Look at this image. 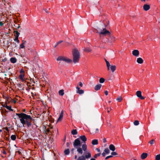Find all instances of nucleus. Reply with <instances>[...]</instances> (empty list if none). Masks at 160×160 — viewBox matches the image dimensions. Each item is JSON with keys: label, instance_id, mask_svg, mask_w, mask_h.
<instances>
[{"label": "nucleus", "instance_id": "obj_53", "mask_svg": "<svg viewBox=\"0 0 160 160\" xmlns=\"http://www.w3.org/2000/svg\"><path fill=\"white\" fill-rule=\"evenodd\" d=\"M22 42H22V44H23L24 45L26 43V41H24L23 40L22 41Z\"/></svg>", "mask_w": 160, "mask_h": 160}, {"label": "nucleus", "instance_id": "obj_45", "mask_svg": "<svg viewBox=\"0 0 160 160\" xmlns=\"http://www.w3.org/2000/svg\"><path fill=\"white\" fill-rule=\"evenodd\" d=\"M79 86H80L81 87H82L83 86V84H82V83L81 82H79Z\"/></svg>", "mask_w": 160, "mask_h": 160}, {"label": "nucleus", "instance_id": "obj_57", "mask_svg": "<svg viewBox=\"0 0 160 160\" xmlns=\"http://www.w3.org/2000/svg\"><path fill=\"white\" fill-rule=\"evenodd\" d=\"M44 10L46 13H48V11L47 9H45Z\"/></svg>", "mask_w": 160, "mask_h": 160}, {"label": "nucleus", "instance_id": "obj_10", "mask_svg": "<svg viewBox=\"0 0 160 160\" xmlns=\"http://www.w3.org/2000/svg\"><path fill=\"white\" fill-rule=\"evenodd\" d=\"M63 111H62L61 112L59 116L57 122H60L61 121L63 117Z\"/></svg>", "mask_w": 160, "mask_h": 160}, {"label": "nucleus", "instance_id": "obj_17", "mask_svg": "<svg viewBox=\"0 0 160 160\" xmlns=\"http://www.w3.org/2000/svg\"><path fill=\"white\" fill-rule=\"evenodd\" d=\"M148 156V154L146 153H143L141 155V158L142 159H145Z\"/></svg>", "mask_w": 160, "mask_h": 160}, {"label": "nucleus", "instance_id": "obj_39", "mask_svg": "<svg viewBox=\"0 0 160 160\" xmlns=\"http://www.w3.org/2000/svg\"><path fill=\"white\" fill-rule=\"evenodd\" d=\"M155 142V141L154 140L152 139L151 141H149V143H150V144L151 145H152Z\"/></svg>", "mask_w": 160, "mask_h": 160}, {"label": "nucleus", "instance_id": "obj_20", "mask_svg": "<svg viewBox=\"0 0 160 160\" xmlns=\"http://www.w3.org/2000/svg\"><path fill=\"white\" fill-rule=\"evenodd\" d=\"M143 59L141 58H137V62L139 64H142L143 62Z\"/></svg>", "mask_w": 160, "mask_h": 160}, {"label": "nucleus", "instance_id": "obj_12", "mask_svg": "<svg viewBox=\"0 0 160 160\" xmlns=\"http://www.w3.org/2000/svg\"><path fill=\"white\" fill-rule=\"evenodd\" d=\"M108 40L110 43H112L115 41V38L113 36H110L108 38Z\"/></svg>", "mask_w": 160, "mask_h": 160}, {"label": "nucleus", "instance_id": "obj_32", "mask_svg": "<svg viewBox=\"0 0 160 160\" xmlns=\"http://www.w3.org/2000/svg\"><path fill=\"white\" fill-rule=\"evenodd\" d=\"M101 155V152L97 154H95L94 156V158H97L98 157L100 156Z\"/></svg>", "mask_w": 160, "mask_h": 160}, {"label": "nucleus", "instance_id": "obj_24", "mask_svg": "<svg viewBox=\"0 0 160 160\" xmlns=\"http://www.w3.org/2000/svg\"><path fill=\"white\" fill-rule=\"evenodd\" d=\"M10 61L12 63H15L17 61V59L15 58H10Z\"/></svg>", "mask_w": 160, "mask_h": 160}, {"label": "nucleus", "instance_id": "obj_41", "mask_svg": "<svg viewBox=\"0 0 160 160\" xmlns=\"http://www.w3.org/2000/svg\"><path fill=\"white\" fill-rule=\"evenodd\" d=\"M111 155H113V156H115V155H118V153L116 152H114V151H113L112 153H111Z\"/></svg>", "mask_w": 160, "mask_h": 160}, {"label": "nucleus", "instance_id": "obj_16", "mask_svg": "<svg viewBox=\"0 0 160 160\" xmlns=\"http://www.w3.org/2000/svg\"><path fill=\"white\" fill-rule=\"evenodd\" d=\"M109 149L112 151H114L115 150V147L113 144H111L109 146Z\"/></svg>", "mask_w": 160, "mask_h": 160}, {"label": "nucleus", "instance_id": "obj_40", "mask_svg": "<svg viewBox=\"0 0 160 160\" xmlns=\"http://www.w3.org/2000/svg\"><path fill=\"white\" fill-rule=\"evenodd\" d=\"M18 37H15V38L14 39V40L15 41H16L18 43H19V40L18 39Z\"/></svg>", "mask_w": 160, "mask_h": 160}, {"label": "nucleus", "instance_id": "obj_18", "mask_svg": "<svg viewBox=\"0 0 160 160\" xmlns=\"http://www.w3.org/2000/svg\"><path fill=\"white\" fill-rule=\"evenodd\" d=\"M105 60L106 63L107 69L108 70H109L110 69L111 65H110L109 62L106 59H105Z\"/></svg>", "mask_w": 160, "mask_h": 160}, {"label": "nucleus", "instance_id": "obj_35", "mask_svg": "<svg viewBox=\"0 0 160 160\" xmlns=\"http://www.w3.org/2000/svg\"><path fill=\"white\" fill-rule=\"evenodd\" d=\"M156 160H160V154L157 155L155 157Z\"/></svg>", "mask_w": 160, "mask_h": 160}, {"label": "nucleus", "instance_id": "obj_31", "mask_svg": "<svg viewBox=\"0 0 160 160\" xmlns=\"http://www.w3.org/2000/svg\"><path fill=\"white\" fill-rule=\"evenodd\" d=\"M105 81V79L103 78H101L99 79V82L100 83H103Z\"/></svg>", "mask_w": 160, "mask_h": 160}, {"label": "nucleus", "instance_id": "obj_63", "mask_svg": "<svg viewBox=\"0 0 160 160\" xmlns=\"http://www.w3.org/2000/svg\"><path fill=\"white\" fill-rule=\"evenodd\" d=\"M23 112H25L26 110H25V109H24V110H23Z\"/></svg>", "mask_w": 160, "mask_h": 160}, {"label": "nucleus", "instance_id": "obj_48", "mask_svg": "<svg viewBox=\"0 0 160 160\" xmlns=\"http://www.w3.org/2000/svg\"><path fill=\"white\" fill-rule=\"evenodd\" d=\"M105 95H108V91H105Z\"/></svg>", "mask_w": 160, "mask_h": 160}, {"label": "nucleus", "instance_id": "obj_2", "mask_svg": "<svg viewBox=\"0 0 160 160\" xmlns=\"http://www.w3.org/2000/svg\"><path fill=\"white\" fill-rule=\"evenodd\" d=\"M97 31L96 32L99 34L100 36L101 37L102 36H106V35H110V32L109 31L106 29L105 28H101V27L98 28L96 29Z\"/></svg>", "mask_w": 160, "mask_h": 160}, {"label": "nucleus", "instance_id": "obj_5", "mask_svg": "<svg viewBox=\"0 0 160 160\" xmlns=\"http://www.w3.org/2000/svg\"><path fill=\"white\" fill-rule=\"evenodd\" d=\"M80 144L81 142L79 138L76 139L73 143L74 147L75 148H77V146H80Z\"/></svg>", "mask_w": 160, "mask_h": 160}, {"label": "nucleus", "instance_id": "obj_38", "mask_svg": "<svg viewBox=\"0 0 160 160\" xmlns=\"http://www.w3.org/2000/svg\"><path fill=\"white\" fill-rule=\"evenodd\" d=\"M84 51L85 52H89L91 51V50L89 48H87L84 49Z\"/></svg>", "mask_w": 160, "mask_h": 160}, {"label": "nucleus", "instance_id": "obj_28", "mask_svg": "<svg viewBox=\"0 0 160 160\" xmlns=\"http://www.w3.org/2000/svg\"><path fill=\"white\" fill-rule=\"evenodd\" d=\"M59 93L60 95L63 96L64 94V90L62 89L60 90L59 92Z\"/></svg>", "mask_w": 160, "mask_h": 160}, {"label": "nucleus", "instance_id": "obj_49", "mask_svg": "<svg viewBox=\"0 0 160 160\" xmlns=\"http://www.w3.org/2000/svg\"><path fill=\"white\" fill-rule=\"evenodd\" d=\"M63 42V41L62 40L60 41L57 42L58 44H59L61 43H62V42Z\"/></svg>", "mask_w": 160, "mask_h": 160}, {"label": "nucleus", "instance_id": "obj_59", "mask_svg": "<svg viewBox=\"0 0 160 160\" xmlns=\"http://www.w3.org/2000/svg\"><path fill=\"white\" fill-rule=\"evenodd\" d=\"M16 102V100H13V102L14 103H15Z\"/></svg>", "mask_w": 160, "mask_h": 160}, {"label": "nucleus", "instance_id": "obj_51", "mask_svg": "<svg viewBox=\"0 0 160 160\" xmlns=\"http://www.w3.org/2000/svg\"><path fill=\"white\" fill-rule=\"evenodd\" d=\"M3 23L2 22H0V26H2L3 25Z\"/></svg>", "mask_w": 160, "mask_h": 160}, {"label": "nucleus", "instance_id": "obj_58", "mask_svg": "<svg viewBox=\"0 0 160 160\" xmlns=\"http://www.w3.org/2000/svg\"><path fill=\"white\" fill-rule=\"evenodd\" d=\"M90 160H96L95 158H92Z\"/></svg>", "mask_w": 160, "mask_h": 160}, {"label": "nucleus", "instance_id": "obj_47", "mask_svg": "<svg viewBox=\"0 0 160 160\" xmlns=\"http://www.w3.org/2000/svg\"><path fill=\"white\" fill-rule=\"evenodd\" d=\"M103 143H105L107 142V140L106 138H104L103 139Z\"/></svg>", "mask_w": 160, "mask_h": 160}, {"label": "nucleus", "instance_id": "obj_8", "mask_svg": "<svg viewBox=\"0 0 160 160\" xmlns=\"http://www.w3.org/2000/svg\"><path fill=\"white\" fill-rule=\"evenodd\" d=\"M76 88L77 89L76 91V92L77 93H78L79 94H82L84 93V91L82 89H80V88H79L78 86L76 87Z\"/></svg>", "mask_w": 160, "mask_h": 160}, {"label": "nucleus", "instance_id": "obj_56", "mask_svg": "<svg viewBox=\"0 0 160 160\" xmlns=\"http://www.w3.org/2000/svg\"><path fill=\"white\" fill-rule=\"evenodd\" d=\"M58 44V43H57L54 46V48L56 47Z\"/></svg>", "mask_w": 160, "mask_h": 160}, {"label": "nucleus", "instance_id": "obj_1", "mask_svg": "<svg viewBox=\"0 0 160 160\" xmlns=\"http://www.w3.org/2000/svg\"><path fill=\"white\" fill-rule=\"evenodd\" d=\"M16 115L19 117L20 121L23 124L24 127H25V125L28 127H29L31 126V122L33 119L30 115L23 113H16Z\"/></svg>", "mask_w": 160, "mask_h": 160}, {"label": "nucleus", "instance_id": "obj_55", "mask_svg": "<svg viewBox=\"0 0 160 160\" xmlns=\"http://www.w3.org/2000/svg\"><path fill=\"white\" fill-rule=\"evenodd\" d=\"M5 129L7 131H8V132H9V130L7 128H5Z\"/></svg>", "mask_w": 160, "mask_h": 160}, {"label": "nucleus", "instance_id": "obj_25", "mask_svg": "<svg viewBox=\"0 0 160 160\" xmlns=\"http://www.w3.org/2000/svg\"><path fill=\"white\" fill-rule=\"evenodd\" d=\"M82 148L84 151H86L87 149V145L86 144H83L82 146Z\"/></svg>", "mask_w": 160, "mask_h": 160}, {"label": "nucleus", "instance_id": "obj_13", "mask_svg": "<svg viewBox=\"0 0 160 160\" xmlns=\"http://www.w3.org/2000/svg\"><path fill=\"white\" fill-rule=\"evenodd\" d=\"M102 87V85L100 84H98L94 88V89L96 91H98Z\"/></svg>", "mask_w": 160, "mask_h": 160}, {"label": "nucleus", "instance_id": "obj_44", "mask_svg": "<svg viewBox=\"0 0 160 160\" xmlns=\"http://www.w3.org/2000/svg\"><path fill=\"white\" fill-rule=\"evenodd\" d=\"M24 72V71L22 69L20 71V73L21 74H23Z\"/></svg>", "mask_w": 160, "mask_h": 160}, {"label": "nucleus", "instance_id": "obj_61", "mask_svg": "<svg viewBox=\"0 0 160 160\" xmlns=\"http://www.w3.org/2000/svg\"><path fill=\"white\" fill-rule=\"evenodd\" d=\"M77 158V155H75V159H76Z\"/></svg>", "mask_w": 160, "mask_h": 160}, {"label": "nucleus", "instance_id": "obj_33", "mask_svg": "<svg viewBox=\"0 0 160 160\" xmlns=\"http://www.w3.org/2000/svg\"><path fill=\"white\" fill-rule=\"evenodd\" d=\"M64 153L65 155H68L69 153V149H67L64 151Z\"/></svg>", "mask_w": 160, "mask_h": 160}, {"label": "nucleus", "instance_id": "obj_23", "mask_svg": "<svg viewBox=\"0 0 160 160\" xmlns=\"http://www.w3.org/2000/svg\"><path fill=\"white\" fill-rule=\"evenodd\" d=\"M98 143V140L97 139H94L92 141V143L93 145H97Z\"/></svg>", "mask_w": 160, "mask_h": 160}, {"label": "nucleus", "instance_id": "obj_36", "mask_svg": "<svg viewBox=\"0 0 160 160\" xmlns=\"http://www.w3.org/2000/svg\"><path fill=\"white\" fill-rule=\"evenodd\" d=\"M14 32L15 33V37H18L19 36L20 34V33L19 32H18L17 31H14Z\"/></svg>", "mask_w": 160, "mask_h": 160}, {"label": "nucleus", "instance_id": "obj_50", "mask_svg": "<svg viewBox=\"0 0 160 160\" xmlns=\"http://www.w3.org/2000/svg\"><path fill=\"white\" fill-rule=\"evenodd\" d=\"M2 153L4 154H7V153L6 152V151L5 150H3L2 151Z\"/></svg>", "mask_w": 160, "mask_h": 160}, {"label": "nucleus", "instance_id": "obj_43", "mask_svg": "<svg viewBox=\"0 0 160 160\" xmlns=\"http://www.w3.org/2000/svg\"><path fill=\"white\" fill-rule=\"evenodd\" d=\"M112 157H113V156L112 155H110V156H107V157H106L105 159H106V160L107 159L110 158H112Z\"/></svg>", "mask_w": 160, "mask_h": 160}, {"label": "nucleus", "instance_id": "obj_21", "mask_svg": "<svg viewBox=\"0 0 160 160\" xmlns=\"http://www.w3.org/2000/svg\"><path fill=\"white\" fill-rule=\"evenodd\" d=\"M6 106H3V107L6 108L8 109V110L12 111H13V109H12L11 108V106H8L7 105V102H6Z\"/></svg>", "mask_w": 160, "mask_h": 160}, {"label": "nucleus", "instance_id": "obj_62", "mask_svg": "<svg viewBox=\"0 0 160 160\" xmlns=\"http://www.w3.org/2000/svg\"><path fill=\"white\" fill-rule=\"evenodd\" d=\"M2 132V130L0 129V132Z\"/></svg>", "mask_w": 160, "mask_h": 160}, {"label": "nucleus", "instance_id": "obj_60", "mask_svg": "<svg viewBox=\"0 0 160 160\" xmlns=\"http://www.w3.org/2000/svg\"><path fill=\"white\" fill-rule=\"evenodd\" d=\"M67 146H68L69 145V142H67Z\"/></svg>", "mask_w": 160, "mask_h": 160}, {"label": "nucleus", "instance_id": "obj_42", "mask_svg": "<svg viewBox=\"0 0 160 160\" xmlns=\"http://www.w3.org/2000/svg\"><path fill=\"white\" fill-rule=\"evenodd\" d=\"M25 47L24 45V44H22L20 45V48H23Z\"/></svg>", "mask_w": 160, "mask_h": 160}, {"label": "nucleus", "instance_id": "obj_64", "mask_svg": "<svg viewBox=\"0 0 160 160\" xmlns=\"http://www.w3.org/2000/svg\"><path fill=\"white\" fill-rule=\"evenodd\" d=\"M108 102L110 103L111 102V101H109Z\"/></svg>", "mask_w": 160, "mask_h": 160}, {"label": "nucleus", "instance_id": "obj_6", "mask_svg": "<svg viewBox=\"0 0 160 160\" xmlns=\"http://www.w3.org/2000/svg\"><path fill=\"white\" fill-rule=\"evenodd\" d=\"M137 96L140 99L143 100L145 99V98L142 95V92L140 91H137L136 92Z\"/></svg>", "mask_w": 160, "mask_h": 160}, {"label": "nucleus", "instance_id": "obj_4", "mask_svg": "<svg viewBox=\"0 0 160 160\" xmlns=\"http://www.w3.org/2000/svg\"><path fill=\"white\" fill-rule=\"evenodd\" d=\"M57 60L58 61H63L67 63H70L72 62V60L66 57L62 56H59Z\"/></svg>", "mask_w": 160, "mask_h": 160}, {"label": "nucleus", "instance_id": "obj_54", "mask_svg": "<svg viewBox=\"0 0 160 160\" xmlns=\"http://www.w3.org/2000/svg\"><path fill=\"white\" fill-rule=\"evenodd\" d=\"M49 131H50V130L49 129V128H48L47 129V130H46V131L47 132H49Z\"/></svg>", "mask_w": 160, "mask_h": 160}, {"label": "nucleus", "instance_id": "obj_29", "mask_svg": "<svg viewBox=\"0 0 160 160\" xmlns=\"http://www.w3.org/2000/svg\"><path fill=\"white\" fill-rule=\"evenodd\" d=\"M91 154L89 152L87 154H86L85 155V158H91Z\"/></svg>", "mask_w": 160, "mask_h": 160}, {"label": "nucleus", "instance_id": "obj_27", "mask_svg": "<svg viewBox=\"0 0 160 160\" xmlns=\"http://www.w3.org/2000/svg\"><path fill=\"white\" fill-rule=\"evenodd\" d=\"M71 133L72 135H76L77 133V131L76 129H74L72 131Z\"/></svg>", "mask_w": 160, "mask_h": 160}, {"label": "nucleus", "instance_id": "obj_22", "mask_svg": "<svg viewBox=\"0 0 160 160\" xmlns=\"http://www.w3.org/2000/svg\"><path fill=\"white\" fill-rule=\"evenodd\" d=\"M77 151L79 153L81 154H82L83 153V151L82 148L80 147L77 148Z\"/></svg>", "mask_w": 160, "mask_h": 160}, {"label": "nucleus", "instance_id": "obj_46", "mask_svg": "<svg viewBox=\"0 0 160 160\" xmlns=\"http://www.w3.org/2000/svg\"><path fill=\"white\" fill-rule=\"evenodd\" d=\"M96 150L98 152H99V153L101 151L99 148H96Z\"/></svg>", "mask_w": 160, "mask_h": 160}, {"label": "nucleus", "instance_id": "obj_37", "mask_svg": "<svg viewBox=\"0 0 160 160\" xmlns=\"http://www.w3.org/2000/svg\"><path fill=\"white\" fill-rule=\"evenodd\" d=\"M134 124L135 125H138L139 124V122L138 120H136L134 122Z\"/></svg>", "mask_w": 160, "mask_h": 160}, {"label": "nucleus", "instance_id": "obj_11", "mask_svg": "<svg viewBox=\"0 0 160 160\" xmlns=\"http://www.w3.org/2000/svg\"><path fill=\"white\" fill-rule=\"evenodd\" d=\"M150 8V6L148 4H145L143 6V9L144 11H147Z\"/></svg>", "mask_w": 160, "mask_h": 160}, {"label": "nucleus", "instance_id": "obj_3", "mask_svg": "<svg viewBox=\"0 0 160 160\" xmlns=\"http://www.w3.org/2000/svg\"><path fill=\"white\" fill-rule=\"evenodd\" d=\"M72 55L73 57V62L75 63L78 62L80 55L79 51L76 49H74L72 51Z\"/></svg>", "mask_w": 160, "mask_h": 160}, {"label": "nucleus", "instance_id": "obj_34", "mask_svg": "<svg viewBox=\"0 0 160 160\" xmlns=\"http://www.w3.org/2000/svg\"><path fill=\"white\" fill-rule=\"evenodd\" d=\"M11 138L12 140H15L16 139V136L15 135H12L11 137Z\"/></svg>", "mask_w": 160, "mask_h": 160}, {"label": "nucleus", "instance_id": "obj_30", "mask_svg": "<svg viewBox=\"0 0 160 160\" xmlns=\"http://www.w3.org/2000/svg\"><path fill=\"white\" fill-rule=\"evenodd\" d=\"M122 98L121 97L119 96L116 98V100L118 102H121L122 101Z\"/></svg>", "mask_w": 160, "mask_h": 160}, {"label": "nucleus", "instance_id": "obj_26", "mask_svg": "<svg viewBox=\"0 0 160 160\" xmlns=\"http://www.w3.org/2000/svg\"><path fill=\"white\" fill-rule=\"evenodd\" d=\"M77 160H85V158L82 155L79 157Z\"/></svg>", "mask_w": 160, "mask_h": 160}, {"label": "nucleus", "instance_id": "obj_52", "mask_svg": "<svg viewBox=\"0 0 160 160\" xmlns=\"http://www.w3.org/2000/svg\"><path fill=\"white\" fill-rule=\"evenodd\" d=\"M98 132H99V129L98 128L96 129L95 132L96 133H98Z\"/></svg>", "mask_w": 160, "mask_h": 160}, {"label": "nucleus", "instance_id": "obj_19", "mask_svg": "<svg viewBox=\"0 0 160 160\" xmlns=\"http://www.w3.org/2000/svg\"><path fill=\"white\" fill-rule=\"evenodd\" d=\"M79 138L84 142L86 141L87 140V139L85 135L80 136Z\"/></svg>", "mask_w": 160, "mask_h": 160}, {"label": "nucleus", "instance_id": "obj_9", "mask_svg": "<svg viewBox=\"0 0 160 160\" xmlns=\"http://www.w3.org/2000/svg\"><path fill=\"white\" fill-rule=\"evenodd\" d=\"M139 52L137 50H134L132 52V55L136 57H138L139 55Z\"/></svg>", "mask_w": 160, "mask_h": 160}, {"label": "nucleus", "instance_id": "obj_7", "mask_svg": "<svg viewBox=\"0 0 160 160\" xmlns=\"http://www.w3.org/2000/svg\"><path fill=\"white\" fill-rule=\"evenodd\" d=\"M110 152V150L108 148H106L105 149L104 152L102 153V155L103 157L105 156L106 154H108Z\"/></svg>", "mask_w": 160, "mask_h": 160}, {"label": "nucleus", "instance_id": "obj_15", "mask_svg": "<svg viewBox=\"0 0 160 160\" xmlns=\"http://www.w3.org/2000/svg\"><path fill=\"white\" fill-rule=\"evenodd\" d=\"M19 78L22 81H24L25 80L24 74H20L19 75Z\"/></svg>", "mask_w": 160, "mask_h": 160}, {"label": "nucleus", "instance_id": "obj_14", "mask_svg": "<svg viewBox=\"0 0 160 160\" xmlns=\"http://www.w3.org/2000/svg\"><path fill=\"white\" fill-rule=\"evenodd\" d=\"M110 69L111 70L112 72H113L115 71L116 69V67L115 65H111Z\"/></svg>", "mask_w": 160, "mask_h": 160}]
</instances>
